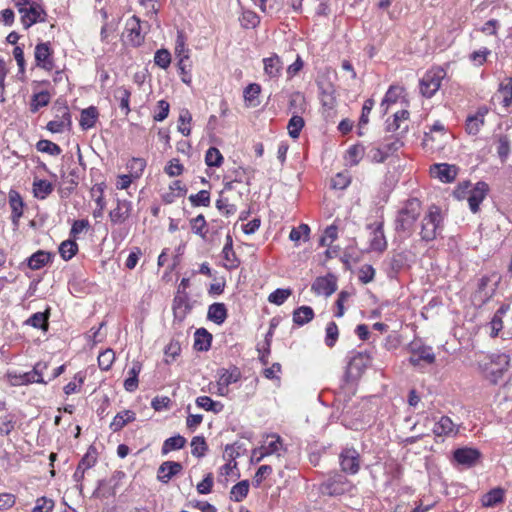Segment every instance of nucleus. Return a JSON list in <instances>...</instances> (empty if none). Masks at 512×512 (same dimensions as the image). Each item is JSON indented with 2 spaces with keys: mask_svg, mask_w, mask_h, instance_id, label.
Returning <instances> with one entry per match:
<instances>
[{
  "mask_svg": "<svg viewBox=\"0 0 512 512\" xmlns=\"http://www.w3.org/2000/svg\"><path fill=\"white\" fill-rule=\"evenodd\" d=\"M421 212V202L417 198L408 199L397 212L394 222L395 231L404 237L411 236Z\"/></svg>",
  "mask_w": 512,
  "mask_h": 512,
  "instance_id": "obj_1",
  "label": "nucleus"
},
{
  "mask_svg": "<svg viewBox=\"0 0 512 512\" xmlns=\"http://www.w3.org/2000/svg\"><path fill=\"white\" fill-rule=\"evenodd\" d=\"M371 363L372 354L370 351L352 352L344 375L345 381L350 382L359 379L365 370L371 366Z\"/></svg>",
  "mask_w": 512,
  "mask_h": 512,
  "instance_id": "obj_2",
  "label": "nucleus"
},
{
  "mask_svg": "<svg viewBox=\"0 0 512 512\" xmlns=\"http://www.w3.org/2000/svg\"><path fill=\"white\" fill-rule=\"evenodd\" d=\"M445 76L446 71L441 67L428 70L420 80L421 94L427 98H431L439 90Z\"/></svg>",
  "mask_w": 512,
  "mask_h": 512,
  "instance_id": "obj_3",
  "label": "nucleus"
},
{
  "mask_svg": "<svg viewBox=\"0 0 512 512\" xmlns=\"http://www.w3.org/2000/svg\"><path fill=\"white\" fill-rule=\"evenodd\" d=\"M351 487L350 481L344 475L335 472L321 483L320 491L325 495L338 496L350 491Z\"/></svg>",
  "mask_w": 512,
  "mask_h": 512,
  "instance_id": "obj_4",
  "label": "nucleus"
},
{
  "mask_svg": "<svg viewBox=\"0 0 512 512\" xmlns=\"http://www.w3.org/2000/svg\"><path fill=\"white\" fill-rule=\"evenodd\" d=\"M441 222L440 210L437 206H431L428 214L423 218L421 225V238L424 241L435 239L437 229Z\"/></svg>",
  "mask_w": 512,
  "mask_h": 512,
  "instance_id": "obj_5",
  "label": "nucleus"
},
{
  "mask_svg": "<svg viewBox=\"0 0 512 512\" xmlns=\"http://www.w3.org/2000/svg\"><path fill=\"white\" fill-rule=\"evenodd\" d=\"M489 360V366L486 367V370L491 382L496 384L508 370L510 357L505 353H494L489 356Z\"/></svg>",
  "mask_w": 512,
  "mask_h": 512,
  "instance_id": "obj_6",
  "label": "nucleus"
},
{
  "mask_svg": "<svg viewBox=\"0 0 512 512\" xmlns=\"http://www.w3.org/2000/svg\"><path fill=\"white\" fill-rule=\"evenodd\" d=\"M339 463L342 472L355 475L360 470V454L355 448L346 447L339 454Z\"/></svg>",
  "mask_w": 512,
  "mask_h": 512,
  "instance_id": "obj_7",
  "label": "nucleus"
},
{
  "mask_svg": "<svg viewBox=\"0 0 512 512\" xmlns=\"http://www.w3.org/2000/svg\"><path fill=\"white\" fill-rule=\"evenodd\" d=\"M402 146L403 142L399 138H394L393 140L384 143L382 146L371 148L368 153V157L372 162L382 163Z\"/></svg>",
  "mask_w": 512,
  "mask_h": 512,
  "instance_id": "obj_8",
  "label": "nucleus"
},
{
  "mask_svg": "<svg viewBox=\"0 0 512 512\" xmlns=\"http://www.w3.org/2000/svg\"><path fill=\"white\" fill-rule=\"evenodd\" d=\"M53 51L49 42H41L36 45L34 57L37 67L46 71H51L54 68Z\"/></svg>",
  "mask_w": 512,
  "mask_h": 512,
  "instance_id": "obj_9",
  "label": "nucleus"
},
{
  "mask_svg": "<svg viewBox=\"0 0 512 512\" xmlns=\"http://www.w3.org/2000/svg\"><path fill=\"white\" fill-rule=\"evenodd\" d=\"M19 14H21V23L25 29H29L37 22H44L46 17L45 10L38 3L31 4Z\"/></svg>",
  "mask_w": 512,
  "mask_h": 512,
  "instance_id": "obj_10",
  "label": "nucleus"
},
{
  "mask_svg": "<svg viewBox=\"0 0 512 512\" xmlns=\"http://www.w3.org/2000/svg\"><path fill=\"white\" fill-rule=\"evenodd\" d=\"M192 306L189 295L184 291H177L173 300L174 321L182 322L190 313Z\"/></svg>",
  "mask_w": 512,
  "mask_h": 512,
  "instance_id": "obj_11",
  "label": "nucleus"
},
{
  "mask_svg": "<svg viewBox=\"0 0 512 512\" xmlns=\"http://www.w3.org/2000/svg\"><path fill=\"white\" fill-rule=\"evenodd\" d=\"M488 192L489 186L483 181H479L473 185L467 201L472 213H477L480 210V204L486 198Z\"/></svg>",
  "mask_w": 512,
  "mask_h": 512,
  "instance_id": "obj_12",
  "label": "nucleus"
},
{
  "mask_svg": "<svg viewBox=\"0 0 512 512\" xmlns=\"http://www.w3.org/2000/svg\"><path fill=\"white\" fill-rule=\"evenodd\" d=\"M125 30L127 40L132 46L137 47L142 44L144 35L142 34L141 21L137 16L134 15L127 19Z\"/></svg>",
  "mask_w": 512,
  "mask_h": 512,
  "instance_id": "obj_13",
  "label": "nucleus"
},
{
  "mask_svg": "<svg viewBox=\"0 0 512 512\" xmlns=\"http://www.w3.org/2000/svg\"><path fill=\"white\" fill-rule=\"evenodd\" d=\"M337 289L336 278L329 274L317 277L311 286V290L317 295L330 296Z\"/></svg>",
  "mask_w": 512,
  "mask_h": 512,
  "instance_id": "obj_14",
  "label": "nucleus"
},
{
  "mask_svg": "<svg viewBox=\"0 0 512 512\" xmlns=\"http://www.w3.org/2000/svg\"><path fill=\"white\" fill-rule=\"evenodd\" d=\"M425 362L427 364H432L435 362V354L432 351V348L429 346H416L412 344L411 346V356L409 358V362L414 367H418L421 365V362Z\"/></svg>",
  "mask_w": 512,
  "mask_h": 512,
  "instance_id": "obj_15",
  "label": "nucleus"
},
{
  "mask_svg": "<svg viewBox=\"0 0 512 512\" xmlns=\"http://www.w3.org/2000/svg\"><path fill=\"white\" fill-rule=\"evenodd\" d=\"M453 457L459 465L472 467L479 461L481 453L475 448L463 447L456 449Z\"/></svg>",
  "mask_w": 512,
  "mask_h": 512,
  "instance_id": "obj_16",
  "label": "nucleus"
},
{
  "mask_svg": "<svg viewBox=\"0 0 512 512\" xmlns=\"http://www.w3.org/2000/svg\"><path fill=\"white\" fill-rule=\"evenodd\" d=\"M264 75L269 80H278L282 75L283 62L277 54L263 59Z\"/></svg>",
  "mask_w": 512,
  "mask_h": 512,
  "instance_id": "obj_17",
  "label": "nucleus"
},
{
  "mask_svg": "<svg viewBox=\"0 0 512 512\" xmlns=\"http://www.w3.org/2000/svg\"><path fill=\"white\" fill-rule=\"evenodd\" d=\"M183 470V466L180 462L165 461L159 468L157 473V479L161 483H168L174 476L179 474Z\"/></svg>",
  "mask_w": 512,
  "mask_h": 512,
  "instance_id": "obj_18",
  "label": "nucleus"
},
{
  "mask_svg": "<svg viewBox=\"0 0 512 512\" xmlns=\"http://www.w3.org/2000/svg\"><path fill=\"white\" fill-rule=\"evenodd\" d=\"M61 112V116L57 115V119L47 123L46 128L52 133H62L65 130H70L72 126L71 114L68 108L63 107Z\"/></svg>",
  "mask_w": 512,
  "mask_h": 512,
  "instance_id": "obj_19",
  "label": "nucleus"
},
{
  "mask_svg": "<svg viewBox=\"0 0 512 512\" xmlns=\"http://www.w3.org/2000/svg\"><path fill=\"white\" fill-rule=\"evenodd\" d=\"M383 222H377L370 225L373 228L370 239V249L376 252H383L387 248V240L384 234Z\"/></svg>",
  "mask_w": 512,
  "mask_h": 512,
  "instance_id": "obj_20",
  "label": "nucleus"
},
{
  "mask_svg": "<svg viewBox=\"0 0 512 512\" xmlns=\"http://www.w3.org/2000/svg\"><path fill=\"white\" fill-rule=\"evenodd\" d=\"M458 431V426L448 416H442L433 427V433L437 437H453Z\"/></svg>",
  "mask_w": 512,
  "mask_h": 512,
  "instance_id": "obj_21",
  "label": "nucleus"
},
{
  "mask_svg": "<svg viewBox=\"0 0 512 512\" xmlns=\"http://www.w3.org/2000/svg\"><path fill=\"white\" fill-rule=\"evenodd\" d=\"M431 173L434 177L438 178L444 183H451L457 176V168L454 165L447 163L434 164L431 168Z\"/></svg>",
  "mask_w": 512,
  "mask_h": 512,
  "instance_id": "obj_22",
  "label": "nucleus"
},
{
  "mask_svg": "<svg viewBox=\"0 0 512 512\" xmlns=\"http://www.w3.org/2000/svg\"><path fill=\"white\" fill-rule=\"evenodd\" d=\"M493 98L498 100L505 108L512 105V77H507L500 82Z\"/></svg>",
  "mask_w": 512,
  "mask_h": 512,
  "instance_id": "obj_23",
  "label": "nucleus"
},
{
  "mask_svg": "<svg viewBox=\"0 0 512 512\" xmlns=\"http://www.w3.org/2000/svg\"><path fill=\"white\" fill-rule=\"evenodd\" d=\"M241 371L237 366L229 368H220L217 370V384L222 386H230L241 379Z\"/></svg>",
  "mask_w": 512,
  "mask_h": 512,
  "instance_id": "obj_24",
  "label": "nucleus"
},
{
  "mask_svg": "<svg viewBox=\"0 0 512 512\" xmlns=\"http://www.w3.org/2000/svg\"><path fill=\"white\" fill-rule=\"evenodd\" d=\"M7 378L11 386H22L32 383L47 384L48 382L45 381L44 378H35L32 371L19 374L15 372H8Z\"/></svg>",
  "mask_w": 512,
  "mask_h": 512,
  "instance_id": "obj_25",
  "label": "nucleus"
},
{
  "mask_svg": "<svg viewBox=\"0 0 512 512\" xmlns=\"http://www.w3.org/2000/svg\"><path fill=\"white\" fill-rule=\"evenodd\" d=\"M259 448L267 456L276 454L278 457H280V451L283 449V442L279 435L271 434L267 435L266 440Z\"/></svg>",
  "mask_w": 512,
  "mask_h": 512,
  "instance_id": "obj_26",
  "label": "nucleus"
},
{
  "mask_svg": "<svg viewBox=\"0 0 512 512\" xmlns=\"http://www.w3.org/2000/svg\"><path fill=\"white\" fill-rule=\"evenodd\" d=\"M132 203L128 200H118L117 207L110 212L111 221L123 223L130 215Z\"/></svg>",
  "mask_w": 512,
  "mask_h": 512,
  "instance_id": "obj_27",
  "label": "nucleus"
},
{
  "mask_svg": "<svg viewBox=\"0 0 512 512\" xmlns=\"http://www.w3.org/2000/svg\"><path fill=\"white\" fill-rule=\"evenodd\" d=\"M487 113L486 109H479L474 115H470L466 119V131L470 135H477L481 127L484 125V118Z\"/></svg>",
  "mask_w": 512,
  "mask_h": 512,
  "instance_id": "obj_28",
  "label": "nucleus"
},
{
  "mask_svg": "<svg viewBox=\"0 0 512 512\" xmlns=\"http://www.w3.org/2000/svg\"><path fill=\"white\" fill-rule=\"evenodd\" d=\"M142 371V364L139 361H133L129 367L128 377L124 381V388L128 392H134L138 388V375Z\"/></svg>",
  "mask_w": 512,
  "mask_h": 512,
  "instance_id": "obj_29",
  "label": "nucleus"
},
{
  "mask_svg": "<svg viewBox=\"0 0 512 512\" xmlns=\"http://www.w3.org/2000/svg\"><path fill=\"white\" fill-rule=\"evenodd\" d=\"M228 316L224 303H213L208 307L207 318L217 325L223 324Z\"/></svg>",
  "mask_w": 512,
  "mask_h": 512,
  "instance_id": "obj_30",
  "label": "nucleus"
},
{
  "mask_svg": "<svg viewBox=\"0 0 512 512\" xmlns=\"http://www.w3.org/2000/svg\"><path fill=\"white\" fill-rule=\"evenodd\" d=\"M288 109L292 115L304 114L307 110V102L304 94L298 91L293 92L289 97Z\"/></svg>",
  "mask_w": 512,
  "mask_h": 512,
  "instance_id": "obj_31",
  "label": "nucleus"
},
{
  "mask_svg": "<svg viewBox=\"0 0 512 512\" xmlns=\"http://www.w3.org/2000/svg\"><path fill=\"white\" fill-rule=\"evenodd\" d=\"M9 205L12 210V216H11L12 222L15 225H17L19 219L23 215V207H24L23 200L18 192L14 191V190H11L9 192Z\"/></svg>",
  "mask_w": 512,
  "mask_h": 512,
  "instance_id": "obj_32",
  "label": "nucleus"
},
{
  "mask_svg": "<svg viewBox=\"0 0 512 512\" xmlns=\"http://www.w3.org/2000/svg\"><path fill=\"white\" fill-rule=\"evenodd\" d=\"M212 335L205 329L199 328L194 334V349L197 351H208L211 346Z\"/></svg>",
  "mask_w": 512,
  "mask_h": 512,
  "instance_id": "obj_33",
  "label": "nucleus"
},
{
  "mask_svg": "<svg viewBox=\"0 0 512 512\" xmlns=\"http://www.w3.org/2000/svg\"><path fill=\"white\" fill-rule=\"evenodd\" d=\"M99 113L95 106H90L86 109H83L80 117V126L83 130L91 129L95 126L96 121L98 119Z\"/></svg>",
  "mask_w": 512,
  "mask_h": 512,
  "instance_id": "obj_34",
  "label": "nucleus"
},
{
  "mask_svg": "<svg viewBox=\"0 0 512 512\" xmlns=\"http://www.w3.org/2000/svg\"><path fill=\"white\" fill-rule=\"evenodd\" d=\"M136 419V414L132 410H123L116 414L110 424V428L117 432L121 430L127 423L133 422Z\"/></svg>",
  "mask_w": 512,
  "mask_h": 512,
  "instance_id": "obj_35",
  "label": "nucleus"
},
{
  "mask_svg": "<svg viewBox=\"0 0 512 512\" xmlns=\"http://www.w3.org/2000/svg\"><path fill=\"white\" fill-rule=\"evenodd\" d=\"M314 318V311L310 306H300L293 312V322L297 326H303Z\"/></svg>",
  "mask_w": 512,
  "mask_h": 512,
  "instance_id": "obj_36",
  "label": "nucleus"
},
{
  "mask_svg": "<svg viewBox=\"0 0 512 512\" xmlns=\"http://www.w3.org/2000/svg\"><path fill=\"white\" fill-rule=\"evenodd\" d=\"M53 191L51 182L44 179H35L33 182L34 197L40 200L46 199Z\"/></svg>",
  "mask_w": 512,
  "mask_h": 512,
  "instance_id": "obj_37",
  "label": "nucleus"
},
{
  "mask_svg": "<svg viewBox=\"0 0 512 512\" xmlns=\"http://www.w3.org/2000/svg\"><path fill=\"white\" fill-rule=\"evenodd\" d=\"M51 255L46 251L39 250L27 259V265L32 270L44 267L50 261Z\"/></svg>",
  "mask_w": 512,
  "mask_h": 512,
  "instance_id": "obj_38",
  "label": "nucleus"
},
{
  "mask_svg": "<svg viewBox=\"0 0 512 512\" xmlns=\"http://www.w3.org/2000/svg\"><path fill=\"white\" fill-rule=\"evenodd\" d=\"M222 254L223 258L227 261V264L225 265L227 268L232 269L239 265V261L233 250V241L230 235H227L226 237V243L223 247Z\"/></svg>",
  "mask_w": 512,
  "mask_h": 512,
  "instance_id": "obj_39",
  "label": "nucleus"
},
{
  "mask_svg": "<svg viewBox=\"0 0 512 512\" xmlns=\"http://www.w3.org/2000/svg\"><path fill=\"white\" fill-rule=\"evenodd\" d=\"M196 405L206 411L218 414L223 411L224 405L219 401H214L208 396H199L196 398Z\"/></svg>",
  "mask_w": 512,
  "mask_h": 512,
  "instance_id": "obj_40",
  "label": "nucleus"
},
{
  "mask_svg": "<svg viewBox=\"0 0 512 512\" xmlns=\"http://www.w3.org/2000/svg\"><path fill=\"white\" fill-rule=\"evenodd\" d=\"M51 99V95L48 91H41L39 93H35L32 96L30 102V111L32 113H36L40 108L45 107L49 104Z\"/></svg>",
  "mask_w": 512,
  "mask_h": 512,
  "instance_id": "obj_41",
  "label": "nucleus"
},
{
  "mask_svg": "<svg viewBox=\"0 0 512 512\" xmlns=\"http://www.w3.org/2000/svg\"><path fill=\"white\" fill-rule=\"evenodd\" d=\"M48 318V313L36 312L26 320L25 324L46 331L48 329Z\"/></svg>",
  "mask_w": 512,
  "mask_h": 512,
  "instance_id": "obj_42",
  "label": "nucleus"
},
{
  "mask_svg": "<svg viewBox=\"0 0 512 512\" xmlns=\"http://www.w3.org/2000/svg\"><path fill=\"white\" fill-rule=\"evenodd\" d=\"M260 92L261 87L257 83H251L244 89L243 97L245 102L247 103V106L255 107L258 105V102H256V100Z\"/></svg>",
  "mask_w": 512,
  "mask_h": 512,
  "instance_id": "obj_43",
  "label": "nucleus"
},
{
  "mask_svg": "<svg viewBox=\"0 0 512 512\" xmlns=\"http://www.w3.org/2000/svg\"><path fill=\"white\" fill-rule=\"evenodd\" d=\"M192 121V115L188 109H181L179 118H178V131L184 135L189 136L191 133L190 124Z\"/></svg>",
  "mask_w": 512,
  "mask_h": 512,
  "instance_id": "obj_44",
  "label": "nucleus"
},
{
  "mask_svg": "<svg viewBox=\"0 0 512 512\" xmlns=\"http://www.w3.org/2000/svg\"><path fill=\"white\" fill-rule=\"evenodd\" d=\"M249 492V483L247 480H243L235 484L230 491V498L235 502L242 501Z\"/></svg>",
  "mask_w": 512,
  "mask_h": 512,
  "instance_id": "obj_45",
  "label": "nucleus"
},
{
  "mask_svg": "<svg viewBox=\"0 0 512 512\" xmlns=\"http://www.w3.org/2000/svg\"><path fill=\"white\" fill-rule=\"evenodd\" d=\"M496 152L502 162H505L510 154V140L507 135H499L496 140Z\"/></svg>",
  "mask_w": 512,
  "mask_h": 512,
  "instance_id": "obj_46",
  "label": "nucleus"
},
{
  "mask_svg": "<svg viewBox=\"0 0 512 512\" xmlns=\"http://www.w3.org/2000/svg\"><path fill=\"white\" fill-rule=\"evenodd\" d=\"M186 444V439L181 435H176L166 439L162 446V454H167L173 450H179Z\"/></svg>",
  "mask_w": 512,
  "mask_h": 512,
  "instance_id": "obj_47",
  "label": "nucleus"
},
{
  "mask_svg": "<svg viewBox=\"0 0 512 512\" xmlns=\"http://www.w3.org/2000/svg\"><path fill=\"white\" fill-rule=\"evenodd\" d=\"M504 491L501 488L490 490L482 497V504L485 507H493L503 501Z\"/></svg>",
  "mask_w": 512,
  "mask_h": 512,
  "instance_id": "obj_48",
  "label": "nucleus"
},
{
  "mask_svg": "<svg viewBox=\"0 0 512 512\" xmlns=\"http://www.w3.org/2000/svg\"><path fill=\"white\" fill-rule=\"evenodd\" d=\"M304 124L305 122L301 115H292L287 125L289 136L293 139H297Z\"/></svg>",
  "mask_w": 512,
  "mask_h": 512,
  "instance_id": "obj_49",
  "label": "nucleus"
},
{
  "mask_svg": "<svg viewBox=\"0 0 512 512\" xmlns=\"http://www.w3.org/2000/svg\"><path fill=\"white\" fill-rule=\"evenodd\" d=\"M310 238V227L307 224H300L298 227L293 228L290 231L289 239L296 244L303 240L304 242L308 241Z\"/></svg>",
  "mask_w": 512,
  "mask_h": 512,
  "instance_id": "obj_50",
  "label": "nucleus"
},
{
  "mask_svg": "<svg viewBox=\"0 0 512 512\" xmlns=\"http://www.w3.org/2000/svg\"><path fill=\"white\" fill-rule=\"evenodd\" d=\"M78 252V245L74 240H65L59 246V253L64 260L72 259Z\"/></svg>",
  "mask_w": 512,
  "mask_h": 512,
  "instance_id": "obj_51",
  "label": "nucleus"
},
{
  "mask_svg": "<svg viewBox=\"0 0 512 512\" xmlns=\"http://www.w3.org/2000/svg\"><path fill=\"white\" fill-rule=\"evenodd\" d=\"M130 96L131 92L125 87H119L115 91V98L119 100L120 109L124 112L125 115H128L130 112Z\"/></svg>",
  "mask_w": 512,
  "mask_h": 512,
  "instance_id": "obj_52",
  "label": "nucleus"
},
{
  "mask_svg": "<svg viewBox=\"0 0 512 512\" xmlns=\"http://www.w3.org/2000/svg\"><path fill=\"white\" fill-rule=\"evenodd\" d=\"M145 167L146 161L143 158H132L127 163L129 174L133 176L134 179H138L142 175Z\"/></svg>",
  "mask_w": 512,
  "mask_h": 512,
  "instance_id": "obj_53",
  "label": "nucleus"
},
{
  "mask_svg": "<svg viewBox=\"0 0 512 512\" xmlns=\"http://www.w3.org/2000/svg\"><path fill=\"white\" fill-rule=\"evenodd\" d=\"M205 163L209 167H220L223 163V156L216 147H210L205 154Z\"/></svg>",
  "mask_w": 512,
  "mask_h": 512,
  "instance_id": "obj_54",
  "label": "nucleus"
},
{
  "mask_svg": "<svg viewBox=\"0 0 512 512\" xmlns=\"http://www.w3.org/2000/svg\"><path fill=\"white\" fill-rule=\"evenodd\" d=\"M208 446L206 444V441L204 437L202 436H195L193 437L191 441V453L193 456L197 458H201L205 455V452L207 451Z\"/></svg>",
  "mask_w": 512,
  "mask_h": 512,
  "instance_id": "obj_55",
  "label": "nucleus"
},
{
  "mask_svg": "<svg viewBox=\"0 0 512 512\" xmlns=\"http://www.w3.org/2000/svg\"><path fill=\"white\" fill-rule=\"evenodd\" d=\"M36 148L40 152L48 153L53 156H57L62 152L59 145L50 140L45 139L39 140L36 144Z\"/></svg>",
  "mask_w": 512,
  "mask_h": 512,
  "instance_id": "obj_56",
  "label": "nucleus"
},
{
  "mask_svg": "<svg viewBox=\"0 0 512 512\" xmlns=\"http://www.w3.org/2000/svg\"><path fill=\"white\" fill-rule=\"evenodd\" d=\"M326 335H325V344L329 348L334 347L338 340L339 336V330L338 326L335 322L331 321L327 324L325 329Z\"/></svg>",
  "mask_w": 512,
  "mask_h": 512,
  "instance_id": "obj_57",
  "label": "nucleus"
},
{
  "mask_svg": "<svg viewBox=\"0 0 512 512\" xmlns=\"http://www.w3.org/2000/svg\"><path fill=\"white\" fill-rule=\"evenodd\" d=\"M115 360V353L112 349H106L98 356V365L101 370L107 371L111 368Z\"/></svg>",
  "mask_w": 512,
  "mask_h": 512,
  "instance_id": "obj_58",
  "label": "nucleus"
},
{
  "mask_svg": "<svg viewBox=\"0 0 512 512\" xmlns=\"http://www.w3.org/2000/svg\"><path fill=\"white\" fill-rule=\"evenodd\" d=\"M321 103L322 106L326 109H333L336 105V97L334 95L335 91L333 87L330 85L326 89L321 88Z\"/></svg>",
  "mask_w": 512,
  "mask_h": 512,
  "instance_id": "obj_59",
  "label": "nucleus"
},
{
  "mask_svg": "<svg viewBox=\"0 0 512 512\" xmlns=\"http://www.w3.org/2000/svg\"><path fill=\"white\" fill-rule=\"evenodd\" d=\"M490 281L491 279L489 276H482L479 280L477 292L483 302H487L495 292V288L491 289L490 291H487L486 289Z\"/></svg>",
  "mask_w": 512,
  "mask_h": 512,
  "instance_id": "obj_60",
  "label": "nucleus"
},
{
  "mask_svg": "<svg viewBox=\"0 0 512 512\" xmlns=\"http://www.w3.org/2000/svg\"><path fill=\"white\" fill-rule=\"evenodd\" d=\"M189 201L195 207H198V206L208 207L210 205V193L207 190H201L196 194L190 195Z\"/></svg>",
  "mask_w": 512,
  "mask_h": 512,
  "instance_id": "obj_61",
  "label": "nucleus"
},
{
  "mask_svg": "<svg viewBox=\"0 0 512 512\" xmlns=\"http://www.w3.org/2000/svg\"><path fill=\"white\" fill-rule=\"evenodd\" d=\"M96 461H97L96 450L91 447V448H89L87 453L82 457V459L79 461L78 467L86 472L87 470H89L96 464Z\"/></svg>",
  "mask_w": 512,
  "mask_h": 512,
  "instance_id": "obj_62",
  "label": "nucleus"
},
{
  "mask_svg": "<svg viewBox=\"0 0 512 512\" xmlns=\"http://www.w3.org/2000/svg\"><path fill=\"white\" fill-rule=\"evenodd\" d=\"M290 289L278 288L268 296V301L275 305H282L291 295Z\"/></svg>",
  "mask_w": 512,
  "mask_h": 512,
  "instance_id": "obj_63",
  "label": "nucleus"
},
{
  "mask_svg": "<svg viewBox=\"0 0 512 512\" xmlns=\"http://www.w3.org/2000/svg\"><path fill=\"white\" fill-rule=\"evenodd\" d=\"M190 226L193 233L200 235L202 237L205 236V228L207 226V223L205 217L202 214H199L195 218H192L190 220Z\"/></svg>",
  "mask_w": 512,
  "mask_h": 512,
  "instance_id": "obj_64",
  "label": "nucleus"
}]
</instances>
